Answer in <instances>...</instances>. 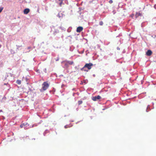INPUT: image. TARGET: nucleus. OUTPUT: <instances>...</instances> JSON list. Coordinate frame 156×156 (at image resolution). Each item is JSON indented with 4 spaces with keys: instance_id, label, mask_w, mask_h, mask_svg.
Here are the masks:
<instances>
[{
    "instance_id": "obj_1",
    "label": "nucleus",
    "mask_w": 156,
    "mask_h": 156,
    "mask_svg": "<svg viewBox=\"0 0 156 156\" xmlns=\"http://www.w3.org/2000/svg\"><path fill=\"white\" fill-rule=\"evenodd\" d=\"M93 66L92 63H90L89 64H86L84 67L82 68L81 69V70H83L85 68L87 67L88 69H91V66Z\"/></svg>"
},
{
    "instance_id": "obj_13",
    "label": "nucleus",
    "mask_w": 156,
    "mask_h": 156,
    "mask_svg": "<svg viewBox=\"0 0 156 156\" xmlns=\"http://www.w3.org/2000/svg\"><path fill=\"white\" fill-rule=\"evenodd\" d=\"M1 45L0 44V48H1Z\"/></svg>"
},
{
    "instance_id": "obj_9",
    "label": "nucleus",
    "mask_w": 156,
    "mask_h": 156,
    "mask_svg": "<svg viewBox=\"0 0 156 156\" xmlns=\"http://www.w3.org/2000/svg\"><path fill=\"white\" fill-rule=\"evenodd\" d=\"M67 63L70 65H72L73 64V61H69Z\"/></svg>"
},
{
    "instance_id": "obj_8",
    "label": "nucleus",
    "mask_w": 156,
    "mask_h": 156,
    "mask_svg": "<svg viewBox=\"0 0 156 156\" xmlns=\"http://www.w3.org/2000/svg\"><path fill=\"white\" fill-rule=\"evenodd\" d=\"M16 83L18 84H20L21 83V81L20 80H18L16 81Z\"/></svg>"
},
{
    "instance_id": "obj_10",
    "label": "nucleus",
    "mask_w": 156,
    "mask_h": 156,
    "mask_svg": "<svg viewBox=\"0 0 156 156\" xmlns=\"http://www.w3.org/2000/svg\"><path fill=\"white\" fill-rule=\"evenodd\" d=\"M99 24L101 25H102L103 24V22H102V21L100 22V23H99Z\"/></svg>"
},
{
    "instance_id": "obj_4",
    "label": "nucleus",
    "mask_w": 156,
    "mask_h": 156,
    "mask_svg": "<svg viewBox=\"0 0 156 156\" xmlns=\"http://www.w3.org/2000/svg\"><path fill=\"white\" fill-rule=\"evenodd\" d=\"M83 30V27H79L77 28L76 31L77 32H80Z\"/></svg>"
},
{
    "instance_id": "obj_6",
    "label": "nucleus",
    "mask_w": 156,
    "mask_h": 156,
    "mask_svg": "<svg viewBox=\"0 0 156 156\" xmlns=\"http://www.w3.org/2000/svg\"><path fill=\"white\" fill-rule=\"evenodd\" d=\"M152 53L151 51L150 50H148L146 53V54L147 56L151 55Z\"/></svg>"
},
{
    "instance_id": "obj_3",
    "label": "nucleus",
    "mask_w": 156,
    "mask_h": 156,
    "mask_svg": "<svg viewBox=\"0 0 156 156\" xmlns=\"http://www.w3.org/2000/svg\"><path fill=\"white\" fill-rule=\"evenodd\" d=\"M101 97L98 95L97 96L93 97L92 98V99L94 101H96L98 100H99L101 98Z\"/></svg>"
},
{
    "instance_id": "obj_12",
    "label": "nucleus",
    "mask_w": 156,
    "mask_h": 156,
    "mask_svg": "<svg viewBox=\"0 0 156 156\" xmlns=\"http://www.w3.org/2000/svg\"><path fill=\"white\" fill-rule=\"evenodd\" d=\"M109 2L110 3H112V0H110L109 1Z\"/></svg>"
},
{
    "instance_id": "obj_7",
    "label": "nucleus",
    "mask_w": 156,
    "mask_h": 156,
    "mask_svg": "<svg viewBox=\"0 0 156 156\" xmlns=\"http://www.w3.org/2000/svg\"><path fill=\"white\" fill-rule=\"evenodd\" d=\"M30 11V10L28 9H25L23 11V12L24 14H28Z\"/></svg>"
},
{
    "instance_id": "obj_11",
    "label": "nucleus",
    "mask_w": 156,
    "mask_h": 156,
    "mask_svg": "<svg viewBox=\"0 0 156 156\" xmlns=\"http://www.w3.org/2000/svg\"><path fill=\"white\" fill-rule=\"evenodd\" d=\"M82 101H79V104H80L82 103Z\"/></svg>"
},
{
    "instance_id": "obj_5",
    "label": "nucleus",
    "mask_w": 156,
    "mask_h": 156,
    "mask_svg": "<svg viewBox=\"0 0 156 156\" xmlns=\"http://www.w3.org/2000/svg\"><path fill=\"white\" fill-rule=\"evenodd\" d=\"M27 125V123H25V124H23L20 125V127L21 128H23L24 127L25 129H27V128H26Z\"/></svg>"
},
{
    "instance_id": "obj_2",
    "label": "nucleus",
    "mask_w": 156,
    "mask_h": 156,
    "mask_svg": "<svg viewBox=\"0 0 156 156\" xmlns=\"http://www.w3.org/2000/svg\"><path fill=\"white\" fill-rule=\"evenodd\" d=\"M48 84L46 82H44L42 84V87L44 90H45L48 87Z\"/></svg>"
},
{
    "instance_id": "obj_14",
    "label": "nucleus",
    "mask_w": 156,
    "mask_h": 156,
    "mask_svg": "<svg viewBox=\"0 0 156 156\" xmlns=\"http://www.w3.org/2000/svg\"><path fill=\"white\" fill-rule=\"evenodd\" d=\"M65 128H66V126H65Z\"/></svg>"
}]
</instances>
